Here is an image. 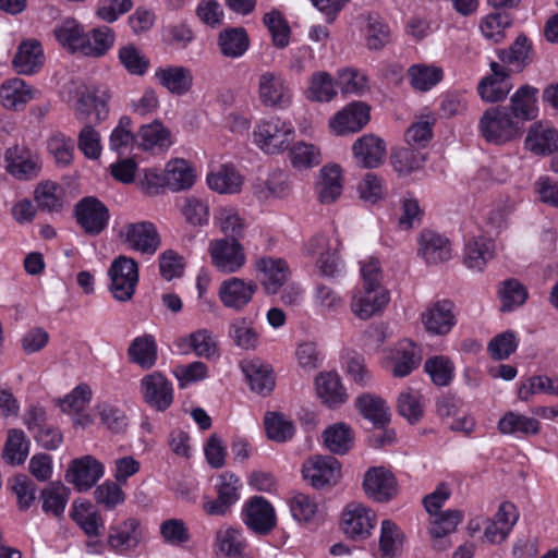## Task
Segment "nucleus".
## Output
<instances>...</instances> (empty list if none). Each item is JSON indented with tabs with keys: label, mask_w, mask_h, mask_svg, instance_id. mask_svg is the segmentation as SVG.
Wrapping results in <instances>:
<instances>
[{
	"label": "nucleus",
	"mask_w": 558,
	"mask_h": 558,
	"mask_svg": "<svg viewBox=\"0 0 558 558\" xmlns=\"http://www.w3.org/2000/svg\"><path fill=\"white\" fill-rule=\"evenodd\" d=\"M77 95L78 98L74 107V116L77 120L86 121L94 114V121L100 123L108 118L111 90L107 84L85 85Z\"/></svg>",
	"instance_id": "nucleus-3"
},
{
	"label": "nucleus",
	"mask_w": 558,
	"mask_h": 558,
	"mask_svg": "<svg viewBox=\"0 0 558 558\" xmlns=\"http://www.w3.org/2000/svg\"><path fill=\"white\" fill-rule=\"evenodd\" d=\"M499 296L501 301L500 310L502 312H511L525 302L527 291L518 280L508 279L502 282Z\"/></svg>",
	"instance_id": "nucleus-64"
},
{
	"label": "nucleus",
	"mask_w": 558,
	"mask_h": 558,
	"mask_svg": "<svg viewBox=\"0 0 558 558\" xmlns=\"http://www.w3.org/2000/svg\"><path fill=\"white\" fill-rule=\"evenodd\" d=\"M363 488L369 498L383 502L397 495L398 484L391 471L384 466H373L364 475Z\"/></svg>",
	"instance_id": "nucleus-16"
},
{
	"label": "nucleus",
	"mask_w": 558,
	"mask_h": 558,
	"mask_svg": "<svg viewBox=\"0 0 558 558\" xmlns=\"http://www.w3.org/2000/svg\"><path fill=\"white\" fill-rule=\"evenodd\" d=\"M119 239L130 248L153 255L160 245V236L150 221L130 222L119 231Z\"/></svg>",
	"instance_id": "nucleus-11"
},
{
	"label": "nucleus",
	"mask_w": 558,
	"mask_h": 558,
	"mask_svg": "<svg viewBox=\"0 0 558 558\" xmlns=\"http://www.w3.org/2000/svg\"><path fill=\"white\" fill-rule=\"evenodd\" d=\"M216 220L221 232L227 235L226 239L239 241L243 236L246 223L235 208H220L216 215Z\"/></svg>",
	"instance_id": "nucleus-58"
},
{
	"label": "nucleus",
	"mask_w": 558,
	"mask_h": 558,
	"mask_svg": "<svg viewBox=\"0 0 558 558\" xmlns=\"http://www.w3.org/2000/svg\"><path fill=\"white\" fill-rule=\"evenodd\" d=\"M512 210L513 206L508 199H499L493 203L484 216L487 231L498 234L505 230L508 227Z\"/></svg>",
	"instance_id": "nucleus-60"
},
{
	"label": "nucleus",
	"mask_w": 558,
	"mask_h": 558,
	"mask_svg": "<svg viewBox=\"0 0 558 558\" xmlns=\"http://www.w3.org/2000/svg\"><path fill=\"white\" fill-rule=\"evenodd\" d=\"M422 356L418 347L411 341L404 340L399 342L389 352L385 367L395 377H405L420 366Z\"/></svg>",
	"instance_id": "nucleus-18"
},
{
	"label": "nucleus",
	"mask_w": 558,
	"mask_h": 558,
	"mask_svg": "<svg viewBox=\"0 0 558 558\" xmlns=\"http://www.w3.org/2000/svg\"><path fill=\"white\" fill-rule=\"evenodd\" d=\"M537 393H548L558 397V377L533 376L523 383L518 391L519 399L527 401Z\"/></svg>",
	"instance_id": "nucleus-63"
},
{
	"label": "nucleus",
	"mask_w": 558,
	"mask_h": 558,
	"mask_svg": "<svg viewBox=\"0 0 558 558\" xmlns=\"http://www.w3.org/2000/svg\"><path fill=\"white\" fill-rule=\"evenodd\" d=\"M494 256V243L485 236H474L465 245L464 264L473 270H482Z\"/></svg>",
	"instance_id": "nucleus-41"
},
{
	"label": "nucleus",
	"mask_w": 558,
	"mask_h": 558,
	"mask_svg": "<svg viewBox=\"0 0 558 558\" xmlns=\"http://www.w3.org/2000/svg\"><path fill=\"white\" fill-rule=\"evenodd\" d=\"M116 40L114 32L108 26H100L85 32V38L81 45V54L92 58L104 57Z\"/></svg>",
	"instance_id": "nucleus-33"
},
{
	"label": "nucleus",
	"mask_w": 558,
	"mask_h": 558,
	"mask_svg": "<svg viewBox=\"0 0 558 558\" xmlns=\"http://www.w3.org/2000/svg\"><path fill=\"white\" fill-rule=\"evenodd\" d=\"M267 437L277 442H286L292 439L295 427L292 421L283 414L268 412L264 420Z\"/></svg>",
	"instance_id": "nucleus-55"
},
{
	"label": "nucleus",
	"mask_w": 558,
	"mask_h": 558,
	"mask_svg": "<svg viewBox=\"0 0 558 558\" xmlns=\"http://www.w3.org/2000/svg\"><path fill=\"white\" fill-rule=\"evenodd\" d=\"M137 136L144 149H165L171 145L170 132L159 121L143 125Z\"/></svg>",
	"instance_id": "nucleus-57"
},
{
	"label": "nucleus",
	"mask_w": 558,
	"mask_h": 558,
	"mask_svg": "<svg viewBox=\"0 0 558 558\" xmlns=\"http://www.w3.org/2000/svg\"><path fill=\"white\" fill-rule=\"evenodd\" d=\"M228 335L232 342L242 350H255L259 343V333L251 320L239 317L231 322Z\"/></svg>",
	"instance_id": "nucleus-46"
},
{
	"label": "nucleus",
	"mask_w": 558,
	"mask_h": 558,
	"mask_svg": "<svg viewBox=\"0 0 558 558\" xmlns=\"http://www.w3.org/2000/svg\"><path fill=\"white\" fill-rule=\"evenodd\" d=\"M57 40L72 52L81 53L85 38L84 27L75 20H66L54 29Z\"/></svg>",
	"instance_id": "nucleus-59"
},
{
	"label": "nucleus",
	"mask_w": 558,
	"mask_h": 558,
	"mask_svg": "<svg viewBox=\"0 0 558 558\" xmlns=\"http://www.w3.org/2000/svg\"><path fill=\"white\" fill-rule=\"evenodd\" d=\"M291 122L279 117L260 120L253 131L256 146L266 154H278L289 148L294 138Z\"/></svg>",
	"instance_id": "nucleus-2"
},
{
	"label": "nucleus",
	"mask_w": 558,
	"mask_h": 558,
	"mask_svg": "<svg viewBox=\"0 0 558 558\" xmlns=\"http://www.w3.org/2000/svg\"><path fill=\"white\" fill-rule=\"evenodd\" d=\"M408 78L414 89L427 92L441 82L444 71L434 64L417 63L409 68Z\"/></svg>",
	"instance_id": "nucleus-43"
},
{
	"label": "nucleus",
	"mask_w": 558,
	"mask_h": 558,
	"mask_svg": "<svg viewBox=\"0 0 558 558\" xmlns=\"http://www.w3.org/2000/svg\"><path fill=\"white\" fill-rule=\"evenodd\" d=\"M93 391L89 385L82 383L73 388L68 395L57 401L61 411L65 414H78L89 404Z\"/></svg>",
	"instance_id": "nucleus-56"
},
{
	"label": "nucleus",
	"mask_w": 558,
	"mask_h": 558,
	"mask_svg": "<svg viewBox=\"0 0 558 558\" xmlns=\"http://www.w3.org/2000/svg\"><path fill=\"white\" fill-rule=\"evenodd\" d=\"M422 322L427 331L447 335L457 323L453 302L441 300L430 304L422 314Z\"/></svg>",
	"instance_id": "nucleus-23"
},
{
	"label": "nucleus",
	"mask_w": 558,
	"mask_h": 558,
	"mask_svg": "<svg viewBox=\"0 0 558 558\" xmlns=\"http://www.w3.org/2000/svg\"><path fill=\"white\" fill-rule=\"evenodd\" d=\"M72 520L88 537H98L104 529L101 514L89 502H74L71 511Z\"/></svg>",
	"instance_id": "nucleus-39"
},
{
	"label": "nucleus",
	"mask_w": 558,
	"mask_h": 558,
	"mask_svg": "<svg viewBox=\"0 0 558 558\" xmlns=\"http://www.w3.org/2000/svg\"><path fill=\"white\" fill-rule=\"evenodd\" d=\"M315 386L317 396L329 408H336L348 399L345 388L336 372L319 373L315 379Z\"/></svg>",
	"instance_id": "nucleus-32"
},
{
	"label": "nucleus",
	"mask_w": 558,
	"mask_h": 558,
	"mask_svg": "<svg viewBox=\"0 0 558 558\" xmlns=\"http://www.w3.org/2000/svg\"><path fill=\"white\" fill-rule=\"evenodd\" d=\"M108 276L110 278L109 290L113 298L120 302L130 301L138 283L137 263L131 257L121 255L111 263Z\"/></svg>",
	"instance_id": "nucleus-4"
},
{
	"label": "nucleus",
	"mask_w": 558,
	"mask_h": 558,
	"mask_svg": "<svg viewBox=\"0 0 558 558\" xmlns=\"http://www.w3.org/2000/svg\"><path fill=\"white\" fill-rule=\"evenodd\" d=\"M369 121V107L364 102H351L333 116L329 125L337 135L361 131Z\"/></svg>",
	"instance_id": "nucleus-21"
},
{
	"label": "nucleus",
	"mask_w": 558,
	"mask_h": 558,
	"mask_svg": "<svg viewBox=\"0 0 558 558\" xmlns=\"http://www.w3.org/2000/svg\"><path fill=\"white\" fill-rule=\"evenodd\" d=\"M363 36L369 50H380L390 43L391 31L378 14H368L363 27Z\"/></svg>",
	"instance_id": "nucleus-42"
},
{
	"label": "nucleus",
	"mask_w": 558,
	"mask_h": 558,
	"mask_svg": "<svg viewBox=\"0 0 558 558\" xmlns=\"http://www.w3.org/2000/svg\"><path fill=\"white\" fill-rule=\"evenodd\" d=\"M323 438L326 448L336 454L347 453L354 441L352 429L344 423H336L326 428Z\"/></svg>",
	"instance_id": "nucleus-48"
},
{
	"label": "nucleus",
	"mask_w": 558,
	"mask_h": 558,
	"mask_svg": "<svg viewBox=\"0 0 558 558\" xmlns=\"http://www.w3.org/2000/svg\"><path fill=\"white\" fill-rule=\"evenodd\" d=\"M158 83L169 93L182 96L193 85V75L190 69L182 65L160 66L155 72Z\"/></svg>",
	"instance_id": "nucleus-30"
},
{
	"label": "nucleus",
	"mask_w": 558,
	"mask_h": 558,
	"mask_svg": "<svg viewBox=\"0 0 558 558\" xmlns=\"http://www.w3.org/2000/svg\"><path fill=\"white\" fill-rule=\"evenodd\" d=\"M536 94L535 87L524 85L512 95L509 109L515 120L527 121L536 118Z\"/></svg>",
	"instance_id": "nucleus-40"
},
{
	"label": "nucleus",
	"mask_w": 558,
	"mask_h": 558,
	"mask_svg": "<svg viewBox=\"0 0 558 558\" xmlns=\"http://www.w3.org/2000/svg\"><path fill=\"white\" fill-rule=\"evenodd\" d=\"M342 171L339 165H325L318 174L315 183V191L322 204H331L342 193Z\"/></svg>",
	"instance_id": "nucleus-29"
},
{
	"label": "nucleus",
	"mask_w": 558,
	"mask_h": 558,
	"mask_svg": "<svg viewBox=\"0 0 558 558\" xmlns=\"http://www.w3.org/2000/svg\"><path fill=\"white\" fill-rule=\"evenodd\" d=\"M337 95L332 76L318 71L312 74L310 85L306 89V98L312 101L328 102Z\"/></svg>",
	"instance_id": "nucleus-53"
},
{
	"label": "nucleus",
	"mask_w": 558,
	"mask_h": 558,
	"mask_svg": "<svg viewBox=\"0 0 558 558\" xmlns=\"http://www.w3.org/2000/svg\"><path fill=\"white\" fill-rule=\"evenodd\" d=\"M519 519L517 507L509 501L502 502L493 519L487 520L485 538L492 544H500L512 531Z\"/></svg>",
	"instance_id": "nucleus-24"
},
{
	"label": "nucleus",
	"mask_w": 558,
	"mask_h": 558,
	"mask_svg": "<svg viewBox=\"0 0 558 558\" xmlns=\"http://www.w3.org/2000/svg\"><path fill=\"white\" fill-rule=\"evenodd\" d=\"M128 354L133 363L148 369L156 364L157 344L153 336L145 335L135 338L128 349Z\"/></svg>",
	"instance_id": "nucleus-47"
},
{
	"label": "nucleus",
	"mask_w": 558,
	"mask_h": 558,
	"mask_svg": "<svg viewBox=\"0 0 558 558\" xmlns=\"http://www.w3.org/2000/svg\"><path fill=\"white\" fill-rule=\"evenodd\" d=\"M4 162L5 171L20 181L36 179L43 169V161L39 155L26 146L17 144L5 149Z\"/></svg>",
	"instance_id": "nucleus-5"
},
{
	"label": "nucleus",
	"mask_w": 558,
	"mask_h": 558,
	"mask_svg": "<svg viewBox=\"0 0 558 558\" xmlns=\"http://www.w3.org/2000/svg\"><path fill=\"white\" fill-rule=\"evenodd\" d=\"M118 59L125 71L134 76H144L150 68L149 58L134 44L119 48Z\"/></svg>",
	"instance_id": "nucleus-49"
},
{
	"label": "nucleus",
	"mask_w": 558,
	"mask_h": 558,
	"mask_svg": "<svg viewBox=\"0 0 558 558\" xmlns=\"http://www.w3.org/2000/svg\"><path fill=\"white\" fill-rule=\"evenodd\" d=\"M525 145L537 155H548L557 148L558 132L542 123H534L527 132Z\"/></svg>",
	"instance_id": "nucleus-38"
},
{
	"label": "nucleus",
	"mask_w": 558,
	"mask_h": 558,
	"mask_svg": "<svg viewBox=\"0 0 558 558\" xmlns=\"http://www.w3.org/2000/svg\"><path fill=\"white\" fill-rule=\"evenodd\" d=\"M257 288L253 280L231 277L221 282L218 295L225 307L240 312L252 301Z\"/></svg>",
	"instance_id": "nucleus-14"
},
{
	"label": "nucleus",
	"mask_w": 558,
	"mask_h": 558,
	"mask_svg": "<svg viewBox=\"0 0 558 558\" xmlns=\"http://www.w3.org/2000/svg\"><path fill=\"white\" fill-rule=\"evenodd\" d=\"M74 214L77 225L86 234L94 236L108 227L110 219L107 206L94 196H86L78 201Z\"/></svg>",
	"instance_id": "nucleus-10"
},
{
	"label": "nucleus",
	"mask_w": 558,
	"mask_h": 558,
	"mask_svg": "<svg viewBox=\"0 0 558 558\" xmlns=\"http://www.w3.org/2000/svg\"><path fill=\"white\" fill-rule=\"evenodd\" d=\"M338 245L337 240L332 245L325 235H316L308 242V253L318 255L317 267L326 277H336L342 271L343 265L338 256Z\"/></svg>",
	"instance_id": "nucleus-20"
},
{
	"label": "nucleus",
	"mask_w": 558,
	"mask_h": 558,
	"mask_svg": "<svg viewBox=\"0 0 558 558\" xmlns=\"http://www.w3.org/2000/svg\"><path fill=\"white\" fill-rule=\"evenodd\" d=\"M353 157L357 165L372 169L380 166L386 156V143L374 134H364L352 145Z\"/></svg>",
	"instance_id": "nucleus-26"
},
{
	"label": "nucleus",
	"mask_w": 558,
	"mask_h": 558,
	"mask_svg": "<svg viewBox=\"0 0 558 558\" xmlns=\"http://www.w3.org/2000/svg\"><path fill=\"white\" fill-rule=\"evenodd\" d=\"M29 441L22 429H9L2 457L11 465L24 463L28 456Z\"/></svg>",
	"instance_id": "nucleus-51"
},
{
	"label": "nucleus",
	"mask_w": 558,
	"mask_h": 558,
	"mask_svg": "<svg viewBox=\"0 0 558 558\" xmlns=\"http://www.w3.org/2000/svg\"><path fill=\"white\" fill-rule=\"evenodd\" d=\"M478 130L486 142L495 145L511 142L523 132L522 124L512 117L509 107L506 106L486 109L480 119Z\"/></svg>",
	"instance_id": "nucleus-1"
},
{
	"label": "nucleus",
	"mask_w": 558,
	"mask_h": 558,
	"mask_svg": "<svg viewBox=\"0 0 558 558\" xmlns=\"http://www.w3.org/2000/svg\"><path fill=\"white\" fill-rule=\"evenodd\" d=\"M492 73L483 77L477 85V93L486 102L504 100L512 88L509 71L496 61H492Z\"/></svg>",
	"instance_id": "nucleus-15"
},
{
	"label": "nucleus",
	"mask_w": 558,
	"mask_h": 558,
	"mask_svg": "<svg viewBox=\"0 0 558 558\" xmlns=\"http://www.w3.org/2000/svg\"><path fill=\"white\" fill-rule=\"evenodd\" d=\"M34 197L41 210L60 211L63 207V189L56 182L39 183L35 189Z\"/></svg>",
	"instance_id": "nucleus-52"
},
{
	"label": "nucleus",
	"mask_w": 558,
	"mask_h": 558,
	"mask_svg": "<svg viewBox=\"0 0 558 558\" xmlns=\"http://www.w3.org/2000/svg\"><path fill=\"white\" fill-rule=\"evenodd\" d=\"M70 497V489L61 482H51L40 493V499L43 501V511L46 514H52L60 518Z\"/></svg>",
	"instance_id": "nucleus-44"
},
{
	"label": "nucleus",
	"mask_w": 558,
	"mask_h": 558,
	"mask_svg": "<svg viewBox=\"0 0 558 558\" xmlns=\"http://www.w3.org/2000/svg\"><path fill=\"white\" fill-rule=\"evenodd\" d=\"M258 97L266 107L286 109L292 102L293 93L282 73L265 71L258 76Z\"/></svg>",
	"instance_id": "nucleus-6"
},
{
	"label": "nucleus",
	"mask_w": 558,
	"mask_h": 558,
	"mask_svg": "<svg viewBox=\"0 0 558 558\" xmlns=\"http://www.w3.org/2000/svg\"><path fill=\"white\" fill-rule=\"evenodd\" d=\"M45 54L43 46L37 39L23 40L12 60L13 69L21 75H33L43 68Z\"/></svg>",
	"instance_id": "nucleus-27"
},
{
	"label": "nucleus",
	"mask_w": 558,
	"mask_h": 558,
	"mask_svg": "<svg viewBox=\"0 0 558 558\" xmlns=\"http://www.w3.org/2000/svg\"><path fill=\"white\" fill-rule=\"evenodd\" d=\"M263 22L271 35L274 46L286 48L290 43L291 31L282 14L272 10L264 15Z\"/></svg>",
	"instance_id": "nucleus-61"
},
{
	"label": "nucleus",
	"mask_w": 558,
	"mask_h": 558,
	"mask_svg": "<svg viewBox=\"0 0 558 558\" xmlns=\"http://www.w3.org/2000/svg\"><path fill=\"white\" fill-rule=\"evenodd\" d=\"M355 404L361 414L374 425L384 426L389 422L388 408L381 398L364 393L356 399Z\"/></svg>",
	"instance_id": "nucleus-50"
},
{
	"label": "nucleus",
	"mask_w": 558,
	"mask_h": 558,
	"mask_svg": "<svg viewBox=\"0 0 558 558\" xmlns=\"http://www.w3.org/2000/svg\"><path fill=\"white\" fill-rule=\"evenodd\" d=\"M105 473L104 464L93 456L74 459L66 473V482L74 485L78 492L90 489Z\"/></svg>",
	"instance_id": "nucleus-13"
},
{
	"label": "nucleus",
	"mask_w": 558,
	"mask_h": 558,
	"mask_svg": "<svg viewBox=\"0 0 558 558\" xmlns=\"http://www.w3.org/2000/svg\"><path fill=\"white\" fill-rule=\"evenodd\" d=\"M418 254L427 264L446 262L451 256L449 240L432 230H424L420 236Z\"/></svg>",
	"instance_id": "nucleus-31"
},
{
	"label": "nucleus",
	"mask_w": 558,
	"mask_h": 558,
	"mask_svg": "<svg viewBox=\"0 0 558 558\" xmlns=\"http://www.w3.org/2000/svg\"><path fill=\"white\" fill-rule=\"evenodd\" d=\"M144 401L153 409L165 412L173 403V386L160 372L145 375L140 383Z\"/></svg>",
	"instance_id": "nucleus-12"
},
{
	"label": "nucleus",
	"mask_w": 558,
	"mask_h": 558,
	"mask_svg": "<svg viewBox=\"0 0 558 558\" xmlns=\"http://www.w3.org/2000/svg\"><path fill=\"white\" fill-rule=\"evenodd\" d=\"M243 523L257 535H268L277 526L272 505L262 496H253L242 508Z\"/></svg>",
	"instance_id": "nucleus-9"
},
{
	"label": "nucleus",
	"mask_w": 558,
	"mask_h": 558,
	"mask_svg": "<svg viewBox=\"0 0 558 558\" xmlns=\"http://www.w3.org/2000/svg\"><path fill=\"white\" fill-rule=\"evenodd\" d=\"M143 538L141 522L135 518H129L119 524L111 525L107 544L111 550L123 555L137 547Z\"/></svg>",
	"instance_id": "nucleus-19"
},
{
	"label": "nucleus",
	"mask_w": 558,
	"mask_h": 558,
	"mask_svg": "<svg viewBox=\"0 0 558 558\" xmlns=\"http://www.w3.org/2000/svg\"><path fill=\"white\" fill-rule=\"evenodd\" d=\"M498 429L505 435L527 437L538 434L539 422L534 417L509 411L499 420Z\"/></svg>",
	"instance_id": "nucleus-37"
},
{
	"label": "nucleus",
	"mask_w": 558,
	"mask_h": 558,
	"mask_svg": "<svg viewBox=\"0 0 558 558\" xmlns=\"http://www.w3.org/2000/svg\"><path fill=\"white\" fill-rule=\"evenodd\" d=\"M34 97L35 89L22 78H9L0 85V105L7 110L21 111Z\"/></svg>",
	"instance_id": "nucleus-28"
},
{
	"label": "nucleus",
	"mask_w": 558,
	"mask_h": 558,
	"mask_svg": "<svg viewBox=\"0 0 558 558\" xmlns=\"http://www.w3.org/2000/svg\"><path fill=\"white\" fill-rule=\"evenodd\" d=\"M218 46L223 57L241 58L250 47L247 32L243 27L226 28L218 35Z\"/></svg>",
	"instance_id": "nucleus-35"
},
{
	"label": "nucleus",
	"mask_w": 558,
	"mask_h": 558,
	"mask_svg": "<svg viewBox=\"0 0 558 558\" xmlns=\"http://www.w3.org/2000/svg\"><path fill=\"white\" fill-rule=\"evenodd\" d=\"M512 23L511 16L506 12L487 14L481 22L483 36L494 43H500L505 37V31Z\"/></svg>",
	"instance_id": "nucleus-62"
},
{
	"label": "nucleus",
	"mask_w": 558,
	"mask_h": 558,
	"mask_svg": "<svg viewBox=\"0 0 558 558\" xmlns=\"http://www.w3.org/2000/svg\"><path fill=\"white\" fill-rule=\"evenodd\" d=\"M250 387L259 395H268L275 387V377L268 365L260 360L246 361L241 364Z\"/></svg>",
	"instance_id": "nucleus-34"
},
{
	"label": "nucleus",
	"mask_w": 558,
	"mask_h": 558,
	"mask_svg": "<svg viewBox=\"0 0 558 558\" xmlns=\"http://www.w3.org/2000/svg\"><path fill=\"white\" fill-rule=\"evenodd\" d=\"M403 534L390 520H384L380 527L379 550L384 558H395L402 548Z\"/></svg>",
	"instance_id": "nucleus-54"
},
{
	"label": "nucleus",
	"mask_w": 558,
	"mask_h": 558,
	"mask_svg": "<svg viewBox=\"0 0 558 558\" xmlns=\"http://www.w3.org/2000/svg\"><path fill=\"white\" fill-rule=\"evenodd\" d=\"M386 289L364 287L353 294L351 310L361 319H368L380 312L389 302Z\"/></svg>",
	"instance_id": "nucleus-25"
},
{
	"label": "nucleus",
	"mask_w": 558,
	"mask_h": 558,
	"mask_svg": "<svg viewBox=\"0 0 558 558\" xmlns=\"http://www.w3.org/2000/svg\"><path fill=\"white\" fill-rule=\"evenodd\" d=\"M208 186L220 194H235L241 191L243 177L230 165H222L207 175Z\"/></svg>",
	"instance_id": "nucleus-36"
},
{
	"label": "nucleus",
	"mask_w": 558,
	"mask_h": 558,
	"mask_svg": "<svg viewBox=\"0 0 558 558\" xmlns=\"http://www.w3.org/2000/svg\"><path fill=\"white\" fill-rule=\"evenodd\" d=\"M262 287L267 294H276L289 277V266L282 258L262 257L255 263Z\"/></svg>",
	"instance_id": "nucleus-22"
},
{
	"label": "nucleus",
	"mask_w": 558,
	"mask_h": 558,
	"mask_svg": "<svg viewBox=\"0 0 558 558\" xmlns=\"http://www.w3.org/2000/svg\"><path fill=\"white\" fill-rule=\"evenodd\" d=\"M302 474L316 489L331 488L341 477V465L333 457L315 456L304 462Z\"/></svg>",
	"instance_id": "nucleus-7"
},
{
	"label": "nucleus",
	"mask_w": 558,
	"mask_h": 558,
	"mask_svg": "<svg viewBox=\"0 0 558 558\" xmlns=\"http://www.w3.org/2000/svg\"><path fill=\"white\" fill-rule=\"evenodd\" d=\"M208 252L213 266L223 274L238 272L246 263L244 247L238 240H213Z\"/></svg>",
	"instance_id": "nucleus-8"
},
{
	"label": "nucleus",
	"mask_w": 558,
	"mask_h": 558,
	"mask_svg": "<svg viewBox=\"0 0 558 558\" xmlns=\"http://www.w3.org/2000/svg\"><path fill=\"white\" fill-rule=\"evenodd\" d=\"M375 523V513L361 504H349L342 513L343 532L353 539L368 537Z\"/></svg>",
	"instance_id": "nucleus-17"
},
{
	"label": "nucleus",
	"mask_w": 558,
	"mask_h": 558,
	"mask_svg": "<svg viewBox=\"0 0 558 558\" xmlns=\"http://www.w3.org/2000/svg\"><path fill=\"white\" fill-rule=\"evenodd\" d=\"M165 182L172 191L190 189L195 182V174L189 162L183 159L169 161L165 170Z\"/></svg>",
	"instance_id": "nucleus-45"
}]
</instances>
